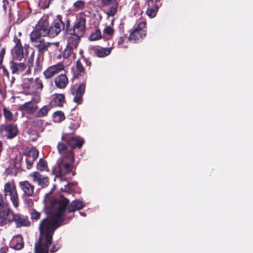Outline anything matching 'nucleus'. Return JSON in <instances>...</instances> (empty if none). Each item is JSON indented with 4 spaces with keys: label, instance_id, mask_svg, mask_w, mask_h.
Returning a JSON list of instances; mask_svg holds the SVG:
<instances>
[{
    "label": "nucleus",
    "instance_id": "nucleus-1",
    "mask_svg": "<svg viewBox=\"0 0 253 253\" xmlns=\"http://www.w3.org/2000/svg\"><path fill=\"white\" fill-rule=\"evenodd\" d=\"M13 223L16 228L31 225L28 217L20 213H15L7 200L0 193V226H9Z\"/></svg>",
    "mask_w": 253,
    "mask_h": 253
},
{
    "label": "nucleus",
    "instance_id": "nucleus-2",
    "mask_svg": "<svg viewBox=\"0 0 253 253\" xmlns=\"http://www.w3.org/2000/svg\"><path fill=\"white\" fill-rule=\"evenodd\" d=\"M39 228L40 236L35 246L49 250L52 244L53 234L57 227L49 218L46 217L41 221Z\"/></svg>",
    "mask_w": 253,
    "mask_h": 253
},
{
    "label": "nucleus",
    "instance_id": "nucleus-3",
    "mask_svg": "<svg viewBox=\"0 0 253 253\" xmlns=\"http://www.w3.org/2000/svg\"><path fill=\"white\" fill-rule=\"evenodd\" d=\"M51 208L46 210V214L52 215L49 219L58 227L64 222V215L66 211V208L69 204V199L63 198L60 200L56 199H52L50 201Z\"/></svg>",
    "mask_w": 253,
    "mask_h": 253
},
{
    "label": "nucleus",
    "instance_id": "nucleus-4",
    "mask_svg": "<svg viewBox=\"0 0 253 253\" xmlns=\"http://www.w3.org/2000/svg\"><path fill=\"white\" fill-rule=\"evenodd\" d=\"M71 20L69 18H63L62 15H57L54 17L49 26L51 38L57 36L62 30H67L69 28Z\"/></svg>",
    "mask_w": 253,
    "mask_h": 253
},
{
    "label": "nucleus",
    "instance_id": "nucleus-5",
    "mask_svg": "<svg viewBox=\"0 0 253 253\" xmlns=\"http://www.w3.org/2000/svg\"><path fill=\"white\" fill-rule=\"evenodd\" d=\"M30 36L39 37H49L51 38L47 17L43 16L40 19L35 28L31 32Z\"/></svg>",
    "mask_w": 253,
    "mask_h": 253
},
{
    "label": "nucleus",
    "instance_id": "nucleus-6",
    "mask_svg": "<svg viewBox=\"0 0 253 253\" xmlns=\"http://www.w3.org/2000/svg\"><path fill=\"white\" fill-rule=\"evenodd\" d=\"M92 62L89 58L86 57L83 54L76 62V70L73 74L74 79H80L85 74V69L89 71Z\"/></svg>",
    "mask_w": 253,
    "mask_h": 253
},
{
    "label": "nucleus",
    "instance_id": "nucleus-7",
    "mask_svg": "<svg viewBox=\"0 0 253 253\" xmlns=\"http://www.w3.org/2000/svg\"><path fill=\"white\" fill-rule=\"evenodd\" d=\"M3 193V196L6 199V196H9L13 206L15 208H17L19 205V200L14 180H9L4 184Z\"/></svg>",
    "mask_w": 253,
    "mask_h": 253
},
{
    "label": "nucleus",
    "instance_id": "nucleus-8",
    "mask_svg": "<svg viewBox=\"0 0 253 253\" xmlns=\"http://www.w3.org/2000/svg\"><path fill=\"white\" fill-rule=\"evenodd\" d=\"M146 34V22H141L130 32L128 39L132 42L138 43L143 40Z\"/></svg>",
    "mask_w": 253,
    "mask_h": 253
},
{
    "label": "nucleus",
    "instance_id": "nucleus-9",
    "mask_svg": "<svg viewBox=\"0 0 253 253\" xmlns=\"http://www.w3.org/2000/svg\"><path fill=\"white\" fill-rule=\"evenodd\" d=\"M74 156V152L70 151L63 157L58 164L59 171L60 174L64 175L72 171Z\"/></svg>",
    "mask_w": 253,
    "mask_h": 253
},
{
    "label": "nucleus",
    "instance_id": "nucleus-10",
    "mask_svg": "<svg viewBox=\"0 0 253 253\" xmlns=\"http://www.w3.org/2000/svg\"><path fill=\"white\" fill-rule=\"evenodd\" d=\"M86 19L84 17L78 18L72 28H69L67 32L71 36L82 37L86 30Z\"/></svg>",
    "mask_w": 253,
    "mask_h": 253
},
{
    "label": "nucleus",
    "instance_id": "nucleus-11",
    "mask_svg": "<svg viewBox=\"0 0 253 253\" xmlns=\"http://www.w3.org/2000/svg\"><path fill=\"white\" fill-rule=\"evenodd\" d=\"M30 40L32 45L37 49L38 56H43L44 53L48 50L50 43L45 42L42 37L30 36Z\"/></svg>",
    "mask_w": 253,
    "mask_h": 253
},
{
    "label": "nucleus",
    "instance_id": "nucleus-12",
    "mask_svg": "<svg viewBox=\"0 0 253 253\" xmlns=\"http://www.w3.org/2000/svg\"><path fill=\"white\" fill-rule=\"evenodd\" d=\"M23 88L31 92L41 91L43 87L42 81L39 78L35 80L33 78L25 79L22 84Z\"/></svg>",
    "mask_w": 253,
    "mask_h": 253
},
{
    "label": "nucleus",
    "instance_id": "nucleus-13",
    "mask_svg": "<svg viewBox=\"0 0 253 253\" xmlns=\"http://www.w3.org/2000/svg\"><path fill=\"white\" fill-rule=\"evenodd\" d=\"M161 0H146L145 4L147 5V10L146 13L150 18H154L157 15L161 5L160 1Z\"/></svg>",
    "mask_w": 253,
    "mask_h": 253
},
{
    "label": "nucleus",
    "instance_id": "nucleus-14",
    "mask_svg": "<svg viewBox=\"0 0 253 253\" xmlns=\"http://www.w3.org/2000/svg\"><path fill=\"white\" fill-rule=\"evenodd\" d=\"M86 81L80 84L76 89L71 90L72 94L74 95L73 101L78 104H81L83 102V96L85 92Z\"/></svg>",
    "mask_w": 253,
    "mask_h": 253
},
{
    "label": "nucleus",
    "instance_id": "nucleus-15",
    "mask_svg": "<svg viewBox=\"0 0 253 253\" xmlns=\"http://www.w3.org/2000/svg\"><path fill=\"white\" fill-rule=\"evenodd\" d=\"M62 140L67 143L68 146L71 148V150L75 148H81L84 143V140L83 139H79L77 138L71 137L67 133L63 134L62 136Z\"/></svg>",
    "mask_w": 253,
    "mask_h": 253
},
{
    "label": "nucleus",
    "instance_id": "nucleus-16",
    "mask_svg": "<svg viewBox=\"0 0 253 253\" xmlns=\"http://www.w3.org/2000/svg\"><path fill=\"white\" fill-rule=\"evenodd\" d=\"M20 189L23 191V195L27 197H34L35 186L29 181L24 180L19 182Z\"/></svg>",
    "mask_w": 253,
    "mask_h": 253
},
{
    "label": "nucleus",
    "instance_id": "nucleus-17",
    "mask_svg": "<svg viewBox=\"0 0 253 253\" xmlns=\"http://www.w3.org/2000/svg\"><path fill=\"white\" fill-rule=\"evenodd\" d=\"M120 0H100L102 6L111 5L106 14L108 16H114L117 12Z\"/></svg>",
    "mask_w": 253,
    "mask_h": 253
},
{
    "label": "nucleus",
    "instance_id": "nucleus-18",
    "mask_svg": "<svg viewBox=\"0 0 253 253\" xmlns=\"http://www.w3.org/2000/svg\"><path fill=\"white\" fill-rule=\"evenodd\" d=\"M15 46L12 50L14 59L20 60L24 57L23 47L22 45L21 40L17 37L14 38Z\"/></svg>",
    "mask_w": 253,
    "mask_h": 253
},
{
    "label": "nucleus",
    "instance_id": "nucleus-19",
    "mask_svg": "<svg viewBox=\"0 0 253 253\" xmlns=\"http://www.w3.org/2000/svg\"><path fill=\"white\" fill-rule=\"evenodd\" d=\"M64 66L63 64L61 62H59L56 65L51 66L47 68L44 71L43 75L45 78L49 79L61 71L64 70Z\"/></svg>",
    "mask_w": 253,
    "mask_h": 253
},
{
    "label": "nucleus",
    "instance_id": "nucleus-20",
    "mask_svg": "<svg viewBox=\"0 0 253 253\" xmlns=\"http://www.w3.org/2000/svg\"><path fill=\"white\" fill-rule=\"evenodd\" d=\"M9 69L12 74H20L23 72L26 69V65L24 63H18L14 61V60H11L9 63Z\"/></svg>",
    "mask_w": 253,
    "mask_h": 253
},
{
    "label": "nucleus",
    "instance_id": "nucleus-21",
    "mask_svg": "<svg viewBox=\"0 0 253 253\" xmlns=\"http://www.w3.org/2000/svg\"><path fill=\"white\" fill-rule=\"evenodd\" d=\"M38 108V106L36 103H33L32 101H29L20 105L19 110L27 114L32 115L36 112Z\"/></svg>",
    "mask_w": 253,
    "mask_h": 253
},
{
    "label": "nucleus",
    "instance_id": "nucleus-22",
    "mask_svg": "<svg viewBox=\"0 0 253 253\" xmlns=\"http://www.w3.org/2000/svg\"><path fill=\"white\" fill-rule=\"evenodd\" d=\"M85 206V204L80 200L76 199L69 203L66 208V211L68 213L74 212L77 211L82 209Z\"/></svg>",
    "mask_w": 253,
    "mask_h": 253
},
{
    "label": "nucleus",
    "instance_id": "nucleus-23",
    "mask_svg": "<svg viewBox=\"0 0 253 253\" xmlns=\"http://www.w3.org/2000/svg\"><path fill=\"white\" fill-rule=\"evenodd\" d=\"M24 246L23 238L21 235L15 236L10 243V247L15 250H21Z\"/></svg>",
    "mask_w": 253,
    "mask_h": 253
},
{
    "label": "nucleus",
    "instance_id": "nucleus-24",
    "mask_svg": "<svg viewBox=\"0 0 253 253\" xmlns=\"http://www.w3.org/2000/svg\"><path fill=\"white\" fill-rule=\"evenodd\" d=\"M4 130L6 133V137L8 139H12L15 137L18 132L17 126L13 124H9L5 126Z\"/></svg>",
    "mask_w": 253,
    "mask_h": 253
},
{
    "label": "nucleus",
    "instance_id": "nucleus-25",
    "mask_svg": "<svg viewBox=\"0 0 253 253\" xmlns=\"http://www.w3.org/2000/svg\"><path fill=\"white\" fill-rule=\"evenodd\" d=\"M68 83V79L65 74H61L55 79V84L59 88H64Z\"/></svg>",
    "mask_w": 253,
    "mask_h": 253
},
{
    "label": "nucleus",
    "instance_id": "nucleus-26",
    "mask_svg": "<svg viewBox=\"0 0 253 253\" xmlns=\"http://www.w3.org/2000/svg\"><path fill=\"white\" fill-rule=\"evenodd\" d=\"M44 120L35 118L30 122L31 126L40 132H42L44 129Z\"/></svg>",
    "mask_w": 253,
    "mask_h": 253
},
{
    "label": "nucleus",
    "instance_id": "nucleus-27",
    "mask_svg": "<svg viewBox=\"0 0 253 253\" xmlns=\"http://www.w3.org/2000/svg\"><path fill=\"white\" fill-rule=\"evenodd\" d=\"M65 102V95L63 94H57L50 103H53L54 105L57 106L62 107Z\"/></svg>",
    "mask_w": 253,
    "mask_h": 253
},
{
    "label": "nucleus",
    "instance_id": "nucleus-28",
    "mask_svg": "<svg viewBox=\"0 0 253 253\" xmlns=\"http://www.w3.org/2000/svg\"><path fill=\"white\" fill-rule=\"evenodd\" d=\"M52 105L49 103L46 105L42 107L37 113L36 117L38 118H42L46 117L48 112L52 108Z\"/></svg>",
    "mask_w": 253,
    "mask_h": 253
},
{
    "label": "nucleus",
    "instance_id": "nucleus-29",
    "mask_svg": "<svg viewBox=\"0 0 253 253\" xmlns=\"http://www.w3.org/2000/svg\"><path fill=\"white\" fill-rule=\"evenodd\" d=\"M112 48H96L94 50L95 54L98 57H104L111 53Z\"/></svg>",
    "mask_w": 253,
    "mask_h": 253
},
{
    "label": "nucleus",
    "instance_id": "nucleus-30",
    "mask_svg": "<svg viewBox=\"0 0 253 253\" xmlns=\"http://www.w3.org/2000/svg\"><path fill=\"white\" fill-rule=\"evenodd\" d=\"M81 37L77 36H71L68 38L67 45L71 46L73 49L76 48L78 46Z\"/></svg>",
    "mask_w": 253,
    "mask_h": 253
},
{
    "label": "nucleus",
    "instance_id": "nucleus-31",
    "mask_svg": "<svg viewBox=\"0 0 253 253\" xmlns=\"http://www.w3.org/2000/svg\"><path fill=\"white\" fill-rule=\"evenodd\" d=\"M3 114L5 120L7 122H11L14 120V117L8 107H6L3 105L2 107Z\"/></svg>",
    "mask_w": 253,
    "mask_h": 253
},
{
    "label": "nucleus",
    "instance_id": "nucleus-32",
    "mask_svg": "<svg viewBox=\"0 0 253 253\" xmlns=\"http://www.w3.org/2000/svg\"><path fill=\"white\" fill-rule=\"evenodd\" d=\"M86 2L84 0H78L74 2L73 7L75 11L84 10L86 6Z\"/></svg>",
    "mask_w": 253,
    "mask_h": 253
},
{
    "label": "nucleus",
    "instance_id": "nucleus-33",
    "mask_svg": "<svg viewBox=\"0 0 253 253\" xmlns=\"http://www.w3.org/2000/svg\"><path fill=\"white\" fill-rule=\"evenodd\" d=\"M53 122L55 123H60L64 121L65 117L64 113L61 111H57L52 115Z\"/></svg>",
    "mask_w": 253,
    "mask_h": 253
},
{
    "label": "nucleus",
    "instance_id": "nucleus-34",
    "mask_svg": "<svg viewBox=\"0 0 253 253\" xmlns=\"http://www.w3.org/2000/svg\"><path fill=\"white\" fill-rule=\"evenodd\" d=\"M27 158L36 160L39 156V151L35 148H32L30 150L24 153Z\"/></svg>",
    "mask_w": 253,
    "mask_h": 253
},
{
    "label": "nucleus",
    "instance_id": "nucleus-35",
    "mask_svg": "<svg viewBox=\"0 0 253 253\" xmlns=\"http://www.w3.org/2000/svg\"><path fill=\"white\" fill-rule=\"evenodd\" d=\"M64 142H59L57 145L58 151L61 154H67L70 151L72 150H68V145Z\"/></svg>",
    "mask_w": 253,
    "mask_h": 253
},
{
    "label": "nucleus",
    "instance_id": "nucleus-36",
    "mask_svg": "<svg viewBox=\"0 0 253 253\" xmlns=\"http://www.w3.org/2000/svg\"><path fill=\"white\" fill-rule=\"evenodd\" d=\"M80 126L78 120L69 119V128L71 130V133L73 134L75 131Z\"/></svg>",
    "mask_w": 253,
    "mask_h": 253
},
{
    "label": "nucleus",
    "instance_id": "nucleus-37",
    "mask_svg": "<svg viewBox=\"0 0 253 253\" xmlns=\"http://www.w3.org/2000/svg\"><path fill=\"white\" fill-rule=\"evenodd\" d=\"M37 168L40 171L46 170L48 168L46 161L44 159L41 158L37 164Z\"/></svg>",
    "mask_w": 253,
    "mask_h": 253
},
{
    "label": "nucleus",
    "instance_id": "nucleus-38",
    "mask_svg": "<svg viewBox=\"0 0 253 253\" xmlns=\"http://www.w3.org/2000/svg\"><path fill=\"white\" fill-rule=\"evenodd\" d=\"M73 48L71 46L67 45L66 48L64 50L63 52L59 55V56L61 55L64 58H68L73 53Z\"/></svg>",
    "mask_w": 253,
    "mask_h": 253
},
{
    "label": "nucleus",
    "instance_id": "nucleus-39",
    "mask_svg": "<svg viewBox=\"0 0 253 253\" xmlns=\"http://www.w3.org/2000/svg\"><path fill=\"white\" fill-rule=\"evenodd\" d=\"M41 56H39L36 58L35 66L34 67L35 73H39L42 69V62L40 60Z\"/></svg>",
    "mask_w": 253,
    "mask_h": 253
},
{
    "label": "nucleus",
    "instance_id": "nucleus-40",
    "mask_svg": "<svg viewBox=\"0 0 253 253\" xmlns=\"http://www.w3.org/2000/svg\"><path fill=\"white\" fill-rule=\"evenodd\" d=\"M101 38V34L99 29H96L94 32L92 33L90 36L91 41H96Z\"/></svg>",
    "mask_w": 253,
    "mask_h": 253
},
{
    "label": "nucleus",
    "instance_id": "nucleus-41",
    "mask_svg": "<svg viewBox=\"0 0 253 253\" xmlns=\"http://www.w3.org/2000/svg\"><path fill=\"white\" fill-rule=\"evenodd\" d=\"M40 180L41 181H39L38 182V184L42 188H44L47 186L48 184V179L47 177L42 176V178L40 179Z\"/></svg>",
    "mask_w": 253,
    "mask_h": 253
},
{
    "label": "nucleus",
    "instance_id": "nucleus-42",
    "mask_svg": "<svg viewBox=\"0 0 253 253\" xmlns=\"http://www.w3.org/2000/svg\"><path fill=\"white\" fill-rule=\"evenodd\" d=\"M31 176L32 177L33 181L37 183H38L39 181H41L40 179L42 176V175L38 171H35L33 172L32 174H31Z\"/></svg>",
    "mask_w": 253,
    "mask_h": 253
},
{
    "label": "nucleus",
    "instance_id": "nucleus-43",
    "mask_svg": "<svg viewBox=\"0 0 253 253\" xmlns=\"http://www.w3.org/2000/svg\"><path fill=\"white\" fill-rule=\"evenodd\" d=\"M41 216V213L35 209H33L31 212V218L32 219L38 220Z\"/></svg>",
    "mask_w": 253,
    "mask_h": 253
},
{
    "label": "nucleus",
    "instance_id": "nucleus-44",
    "mask_svg": "<svg viewBox=\"0 0 253 253\" xmlns=\"http://www.w3.org/2000/svg\"><path fill=\"white\" fill-rule=\"evenodd\" d=\"M22 161V158L21 157H20L19 159L16 158L15 159L14 163V166L16 169L23 170L21 168Z\"/></svg>",
    "mask_w": 253,
    "mask_h": 253
},
{
    "label": "nucleus",
    "instance_id": "nucleus-45",
    "mask_svg": "<svg viewBox=\"0 0 253 253\" xmlns=\"http://www.w3.org/2000/svg\"><path fill=\"white\" fill-rule=\"evenodd\" d=\"M103 32L109 36H112L114 34V30L112 27L109 26L105 28L103 30Z\"/></svg>",
    "mask_w": 253,
    "mask_h": 253
},
{
    "label": "nucleus",
    "instance_id": "nucleus-46",
    "mask_svg": "<svg viewBox=\"0 0 253 253\" xmlns=\"http://www.w3.org/2000/svg\"><path fill=\"white\" fill-rule=\"evenodd\" d=\"M35 253H49V250L35 246Z\"/></svg>",
    "mask_w": 253,
    "mask_h": 253
},
{
    "label": "nucleus",
    "instance_id": "nucleus-47",
    "mask_svg": "<svg viewBox=\"0 0 253 253\" xmlns=\"http://www.w3.org/2000/svg\"><path fill=\"white\" fill-rule=\"evenodd\" d=\"M61 247L60 245H59L58 243L56 244H54L50 249V252L51 253H54L56 252Z\"/></svg>",
    "mask_w": 253,
    "mask_h": 253
},
{
    "label": "nucleus",
    "instance_id": "nucleus-48",
    "mask_svg": "<svg viewBox=\"0 0 253 253\" xmlns=\"http://www.w3.org/2000/svg\"><path fill=\"white\" fill-rule=\"evenodd\" d=\"M8 251V247L3 243H0V253H7Z\"/></svg>",
    "mask_w": 253,
    "mask_h": 253
},
{
    "label": "nucleus",
    "instance_id": "nucleus-49",
    "mask_svg": "<svg viewBox=\"0 0 253 253\" xmlns=\"http://www.w3.org/2000/svg\"><path fill=\"white\" fill-rule=\"evenodd\" d=\"M34 161H35V160L31 159V158H28L26 157V162L27 164V169H30L32 168Z\"/></svg>",
    "mask_w": 253,
    "mask_h": 253
},
{
    "label": "nucleus",
    "instance_id": "nucleus-50",
    "mask_svg": "<svg viewBox=\"0 0 253 253\" xmlns=\"http://www.w3.org/2000/svg\"><path fill=\"white\" fill-rule=\"evenodd\" d=\"M41 101L40 96L38 94H35L34 96L32 97L31 100L30 101H32L33 103L37 104L40 102Z\"/></svg>",
    "mask_w": 253,
    "mask_h": 253
},
{
    "label": "nucleus",
    "instance_id": "nucleus-51",
    "mask_svg": "<svg viewBox=\"0 0 253 253\" xmlns=\"http://www.w3.org/2000/svg\"><path fill=\"white\" fill-rule=\"evenodd\" d=\"M5 54V48L3 47L0 50V66H1L3 62L4 56Z\"/></svg>",
    "mask_w": 253,
    "mask_h": 253
},
{
    "label": "nucleus",
    "instance_id": "nucleus-52",
    "mask_svg": "<svg viewBox=\"0 0 253 253\" xmlns=\"http://www.w3.org/2000/svg\"><path fill=\"white\" fill-rule=\"evenodd\" d=\"M0 68L2 70V75L5 76L7 78L9 76V73L8 71L6 69L4 66L1 65L0 66Z\"/></svg>",
    "mask_w": 253,
    "mask_h": 253
},
{
    "label": "nucleus",
    "instance_id": "nucleus-53",
    "mask_svg": "<svg viewBox=\"0 0 253 253\" xmlns=\"http://www.w3.org/2000/svg\"><path fill=\"white\" fill-rule=\"evenodd\" d=\"M34 59V52H32L28 59V66H32Z\"/></svg>",
    "mask_w": 253,
    "mask_h": 253
},
{
    "label": "nucleus",
    "instance_id": "nucleus-54",
    "mask_svg": "<svg viewBox=\"0 0 253 253\" xmlns=\"http://www.w3.org/2000/svg\"><path fill=\"white\" fill-rule=\"evenodd\" d=\"M125 40H126L125 36L120 37L118 40V42H117L118 44V45L123 44L124 43Z\"/></svg>",
    "mask_w": 253,
    "mask_h": 253
},
{
    "label": "nucleus",
    "instance_id": "nucleus-55",
    "mask_svg": "<svg viewBox=\"0 0 253 253\" xmlns=\"http://www.w3.org/2000/svg\"><path fill=\"white\" fill-rule=\"evenodd\" d=\"M5 172L7 175H11L13 173V169L8 168L5 169Z\"/></svg>",
    "mask_w": 253,
    "mask_h": 253
},
{
    "label": "nucleus",
    "instance_id": "nucleus-56",
    "mask_svg": "<svg viewBox=\"0 0 253 253\" xmlns=\"http://www.w3.org/2000/svg\"><path fill=\"white\" fill-rule=\"evenodd\" d=\"M25 202L29 206H31L32 205H33V202L32 200L30 198L26 199Z\"/></svg>",
    "mask_w": 253,
    "mask_h": 253
},
{
    "label": "nucleus",
    "instance_id": "nucleus-57",
    "mask_svg": "<svg viewBox=\"0 0 253 253\" xmlns=\"http://www.w3.org/2000/svg\"><path fill=\"white\" fill-rule=\"evenodd\" d=\"M74 183H77L76 182H72V183H68L67 185L65 186V188L67 190H70L71 187L73 185Z\"/></svg>",
    "mask_w": 253,
    "mask_h": 253
},
{
    "label": "nucleus",
    "instance_id": "nucleus-58",
    "mask_svg": "<svg viewBox=\"0 0 253 253\" xmlns=\"http://www.w3.org/2000/svg\"><path fill=\"white\" fill-rule=\"evenodd\" d=\"M3 104L0 101V116H1V109H2V107H3Z\"/></svg>",
    "mask_w": 253,
    "mask_h": 253
},
{
    "label": "nucleus",
    "instance_id": "nucleus-59",
    "mask_svg": "<svg viewBox=\"0 0 253 253\" xmlns=\"http://www.w3.org/2000/svg\"><path fill=\"white\" fill-rule=\"evenodd\" d=\"M15 78L14 77H12L11 80H10V83L11 85H12L15 82Z\"/></svg>",
    "mask_w": 253,
    "mask_h": 253
},
{
    "label": "nucleus",
    "instance_id": "nucleus-60",
    "mask_svg": "<svg viewBox=\"0 0 253 253\" xmlns=\"http://www.w3.org/2000/svg\"><path fill=\"white\" fill-rule=\"evenodd\" d=\"M31 72L30 66H29L28 69L25 72V74H29Z\"/></svg>",
    "mask_w": 253,
    "mask_h": 253
},
{
    "label": "nucleus",
    "instance_id": "nucleus-61",
    "mask_svg": "<svg viewBox=\"0 0 253 253\" xmlns=\"http://www.w3.org/2000/svg\"><path fill=\"white\" fill-rule=\"evenodd\" d=\"M2 93H3L2 87L1 84L0 83V94H2Z\"/></svg>",
    "mask_w": 253,
    "mask_h": 253
},
{
    "label": "nucleus",
    "instance_id": "nucleus-62",
    "mask_svg": "<svg viewBox=\"0 0 253 253\" xmlns=\"http://www.w3.org/2000/svg\"><path fill=\"white\" fill-rule=\"evenodd\" d=\"M80 214L83 216H85L86 215V214L84 212H80Z\"/></svg>",
    "mask_w": 253,
    "mask_h": 253
},
{
    "label": "nucleus",
    "instance_id": "nucleus-63",
    "mask_svg": "<svg viewBox=\"0 0 253 253\" xmlns=\"http://www.w3.org/2000/svg\"><path fill=\"white\" fill-rule=\"evenodd\" d=\"M55 186H54L52 189L51 191L49 192V194L51 193V192L55 189Z\"/></svg>",
    "mask_w": 253,
    "mask_h": 253
},
{
    "label": "nucleus",
    "instance_id": "nucleus-64",
    "mask_svg": "<svg viewBox=\"0 0 253 253\" xmlns=\"http://www.w3.org/2000/svg\"><path fill=\"white\" fill-rule=\"evenodd\" d=\"M75 174V171H73L72 172V175H74Z\"/></svg>",
    "mask_w": 253,
    "mask_h": 253
}]
</instances>
